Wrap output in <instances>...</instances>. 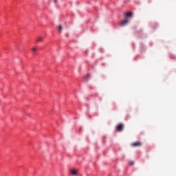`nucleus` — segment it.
<instances>
[{
    "instance_id": "nucleus-1",
    "label": "nucleus",
    "mask_w": 176,
    "mask_h": 176,
    "mask_svg": "<svg viewBox=\"0 0 176 176\" xmlns=\"http://www.w3.org/2000/svg\"><path fill=\"white\" fill-rule=\"evenodd\" d=\"M69 173L72 176H76L78 175L79 170L77 169H71L69 170Z\"/></svg>"
},
{
    "instance_id": "nucleus-4",
    "label": "nucleus",
    "mask_w": 176,
    "mask_h": 176,
    "mask_svg": "<svg viewBox=\"0 0 176 176\" xmlns=\"http://www.w3.org/2000/svg\"><path fill=\"white\" fill-rule=\"evenodd\" d=\"M128 23H129V20L126 19H124V21H122L120 22V25H121L122 26H124V25H126Z\"/></svg>"
},
{
    "instance_id": "nucleus-6",
    "label": "nucleus",
    "mask_w": 176,
    "mask_h": 176,
    "mask_svg": "<svg viewBox=\"0 0 176 176\" xmlns=\"http://www.w3.org/2000/svg\"><path fill=\"white\" fill-rule=\"evenodd\" d=\"M132 15H133V13H132V12H127V13L126 14V16L127 18L132 16Z\"/></svg>"
},
{
    "instance_id": "nucleus-2",
    "label": "nucleus",
    "mask_w": 176,
    "mask_h": 176,
    "mask_svg": "<svg viewBox=\"0 0 176 176\" xmlns=\"http://www.w3.org/2000/svg\"><path fill=\"white\" fill-rule=\"evenodd\" d=\"M123 128H124L123 124H118V125H117V126H116V131L121 132V131H122Z\"/></svg>"
},
{
    "instance_id": "nucleus-10",
    "label": "nucleus",
    "mask_w": 176,
    "mask_h": 176,
    "mask_svg": "<svg viewBox=\"0 0 176 176\" xmlns=\"http://www.w3.org/2000/svg\"><path fill=\"white\" fill-rule=\"evenodd\" d=\"M129 165L133 166L134 164V162L131 161L129 162Z\"/></svg>"
},
{
    "instance_id": "nucleus-5",
    "label": "nucleus",
    "mask_w": 176,
    "mask_h": 176,
    "mask_svg": "<svg viewBox=\"0 0 176 176\" xmlns=\"http://www.w3.org/2000/svg\"><path fill=\"white\" fill-rule=\"evenodd\" d=\"M43 39H44V36H38V37H37L36 41L37 43H41V42H43Z\"/></svg>"
},
{
    "instance_id": "nucleus-12",
    "label": "nucleus",
    "mask_w": 176,
    "mask_h": 176,
    "mask_svg": "<svg viewBox=\"0 0 176 176\" xmlns=\"http://www.w3.org/2000/svg\"><path fill=\"white\" fill-rule=\"evenodd\" d=\"M66 37H68V34H66Z\"/></svg>"
},
{
    "instance_id": "nucleus-3",
    "label": "nucleus",
    "mask_w": 176,
    "mask_h": 176,
    "mask_svg": "<svg viewBox=\"0 0 176 176\" xmlns=\"http://www.w3.org/2000/svg\"><path fill=\"white\" fill-rule=\"evenodd\" d=\"M132 146L133 147H140L142 146V143H141V142H135V143L132 144Z\"/></svg>"
},
{
    "instance_id": "nucleus-7",
    "label": "nucleus",
    "mask_w": 176,
    "mask_h": 176,
    "mask_svg": "<svg viewBox=\"0 0 176 176\" xmlns=\"http://www.w3.org/2000/svg\"><path fill=\"white\" fill-rule=\"evenodd\" d=\"M90 78V75L89 74H87L85 76V80L86 81H88V80Z\"/></svg>"
},
{
    "instance_id": "nucleus-8",
    "label": "nucleus",
    "mask_w": 176,
    "mask_h": 176,
    "mask_svg": "<svg viewBox=\"0 0 176 176\" xmlns=\"http://www.w3.org/2000/svg\"><path fill=\"white\" fill-rule=\"evenodd\" d=\"M32 50L34 52V54H35L36 53V51H37V47H34L32 49Z\"/></svg>"
},
{
    "instance_id": "nucleus-9",
    "label": "nucleus",
    "mask_w": 176,
    "mask_h": 176,
    "mask_svg": "<svg viewBox=\"0 0 176 176\" xmlns=\"http://www.w3.org/2000/svg\"><path fill=\"white\" fill-rule=\"evenodd\" d=\"M58 28L59 33H60L61 31H62V25H59L58 27Z\"/></svg>"
},
{
    "instance_id": "nucleus-11",
    "label": "nucleus",
    "mask_w": 176,
    "mask_h": 176,
    "mask_svg": "<svg viewBox=\"0 0 176 176\" xmlns=\"http://www.w3.org/2000/svg\"><path fill=\"white\" fill-rule=\"evenodd\" d=\"M54 3H57V0H54Z\"/></svg>"
}]
</instances>
